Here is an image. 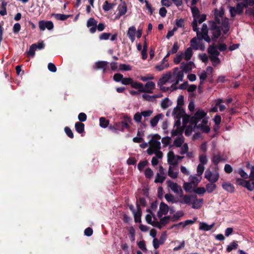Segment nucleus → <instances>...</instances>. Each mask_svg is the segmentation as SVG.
Listing matches in <instances>:
<instances>
[{
	"mask_svg": "<svg viewBox=\"0 0 254 254\" xmlns=\"http://www.w3.org/2000/svg\"><path fill=\"white\" fill-rule=\"evenodd\" d=\"M123 119L124 121H123L115 123L116 129L118 132L119 131H124L125 128L129 130L130 128L129 124L131 123L130 117L126 115L124 116Z\"/></svg>",
	"mask_w": 254,
	"mask_h": 254,
	"instance_id": "obj_1",
	"label": "nucleus"
},
{
	"mask_svg": "<svg viewBox=\"0 0 254 254\" xmlns=\"http://www.w3.org/2000/svg\"><path fill=\"white\" fill-rule=\"evenodd\" d=\"M207 113L201 109H198L194 115L190 118V123L192 125L197 126V124L202 119L204 118Z\"/></svg>",
	"mask_w": 254,
	"mask_h": 254,
	"instance_id": "obj_2",
	"label": "nucleus"
},
{
	"mask_svg": "<svg viewBox=\"0 0 254 254\" xmlns=\"http://www.w3.org/2000/svg\"><path fill=\"white\" fill-rule=\"evenodd\" d=\"M244 6H246V5H243L242 3H238L237 4L236 7L230 6V13L231 16L232 17H234L237 14L239 15L242 14L243 12Z\"/></svg>",
	"mask_w": 254,
	"mask_h": 254,
	"instance_id": "obj_3",
	"label": "nucleus"
},
{
	"mask_svg": "<svg viewBox=\"0 0 254 254\" xmlns=\"http://www.w3.org/2000/svg\"><path fill=\"white\" fill-rule=\"evenodd\" d=\"M172 76H174L176 79L175 82L171 85V87L177 85L180 81H182L184 77V73L182 70H180L178 67H175L173 69Z\"/></svg>",
	"mask_w": 254,
	"mask_h": 254,
	"instance_id": "obj_4",
	"label": "nucleus"
},
{
	"mask_svg": "<svg viewBox=\"0 0 254 254\" xmlns=\"http://www.w3.org/2000/svg\"><path fill=\"white\" fill-rule=\"evenodd\" d=\"M167 186L169 187L175 193L177 194H181L180 197H182L183 194V190L181 187L179 186L178 184L173 182L171 180H168L166 182Z\"/></svg>",
	"mask_w": 254,
	"mask_h": 254,
	"instance_id": "obj_5",
	"label": "nucleus"
},
{
	"mask_svg": "<svg viewBox=\"0 0 254 254\" xmlns=\"http://www.w3.org/2000/svg\"><path fill=\"white\" fill-rule=\"evenodd\" d=\"M236 184L239 186H241L246 188L250 191L253 190L252 185L251 184V180L246 181L244 179L237 178L236 179Z\"/></svg>",
	"mask_w": 254,
	"mask_h": 254,
	"instance_id": "obj_6",
	"label": "nucleus"
},
{
	"mask_svg": "<svg viewBox=\"0 0 254 254\" xmlns=\"http://www.w3.org/2000/svg\"><path fill=\"white\" fill-rule=\"evenodd\" d=\"M169 211V206L163 202L160 204L159 210L157 212V216L159 218L162 217L163 215H166Z\"/></svg>",
	"mask_w": 254,
	"mask_h": 254,
	"instance_id": "obj_7",
	"label": "nucleus"
},
{
	"mask_svg": "<svg viewBox=\"0 0 254 254\" xmlns=\"http://www.w3.org/2000/svg\"><path fill=\"white\" fill-rule=\"evenodd\" d=\"M97 21L94 18H90L87 22V27H91L89 31L91 33H94L97 30Z\"/></svg>",
	"mask_w": 254,
	"mask_h": 254,
	"instance_id": "obj_8",
	"label": "nucleus"
},
{
	"mask_svg": "<svg viewBox=\"0 0 254 254\" xmlns=\"http://www.w3.org/2000/svg\"><path fill=\"white\" fill-rule=\"evenodd\" d=\"M137 211L134 212L133 216L134 222L135 223H140L141 222V217L142 214V210L140 206L137 203L136 204Z\"/></svg>",
	"mask_w": 254,
	"mask_h": 254,
	"instance_id": "obj_9",
	"label": "nucleus"
},
{
	"mask_svg": "<svg viewBox=\"0 0 254 254\" xmlns=\"http://www.w3.org/2000/svg\"><path fill=\"white\" fill-rule=\"evenodd\" d=\"M172 74L171 72H168L164 74L163 76L159 80L157 83L158 85L165 84L170 79H171Z\"/></svg>",
	"mask_w": 254,
	"mask_h": 254,
	"instance_id": "obj_10",
	"label": "nucleus"
},
{
	"mask_svg": "<svg viewBox=\"0 0 254 254\" xmlns=\"http://www.w3.org/2000/svg\"><path fill=\"white\" fill-rule=\"evenodd\" d=\"M173 114L176 118H181L185 114V110L182 107L177 106L173 110Z\"/></svg>",
	"mask_w": 254,
	"mask_h": 254,
	"instance_id": "obj_11",
	"label": "nucleus"
},
{
	"mask_svg": "<svg viewBox=\"0 0 254 254\" xmlns=\"http://www.w3.org/2000/svg\"><path fill=\"white\" fill-rule=\"evenodd\" d=\"M207 52L210 56H219L220 52L217 50V46L215 44L210 45L208 48Z\"/></svg>",
	"mask_w": 254,
	"mask_h": 254,
	"instance_id": "obj_12",
	"label": "nucleus"
},
{
	"mask_svg": "<svg viewBox=\"0 0 254 254\" xmlns=\"http://www.w3.org/2000/svg\"><path fill=\"white\" fill-rule=\"evenodd\" d=\"M155 87V83L153 81H148L144 86L143 85V89L145 90L143 92L148 93H152V90L154 89Z\"/></svg>",
	"mask_w": 254,
	"mask_h": 254,
	"instance_id": "obj_13",
	"label": "nucleus"
},
{
	"mask_svg": "<svg viewBox=\"0 0 254 254\" xmlns=\"http://www.w3.org/2000/svg\"><path fill=\"white\" fill-rule=\"evenodd\" d=\"M108 64V62L106 61L97 62L94 66V68L96 70L102 69L103 70V72H105L106 70V67Z\"/></svg>",
	"mask_w": 254,
	"mask_h": 254,
	"instance_id": "obj_14",
	"label": "nucleus"
},
{
	"mask_svg": "<svg viewBox=\"0 0 254 254\" xmlns=\"http://www.w3.org/2000/svg\"><path fill=\"white\" fill-rule=\"evenodd\" d=\"M135 34L136 28L134 26L128 28L127 35L132 42H133L135 40Z\"/></svg>",
	"mask_w": 254,
	"mask_h": 254,
	"instance_id": "obj_15",
	"label": "nucleus"
},
{
	"mask_svg": "<svg viewBox=\"0 0 254 254\" xmlns=\"http://www.w3.org/2000/svg\"><path fill=\"white\" fill-rule=\"evenodd\" d=\"M168 162L171 165H177L178 162L176 160V156L173 151H170L168 154Z\"/></svg>",
	"mask_w": 254,
	"mask_h": 254,
	"instance_id": "obj_16",
	"label": "nucleus"
},
{
	"mask_svg": "<svg viewBox=\"0 0 254 254\" xmlns=\"http://www.w3.org/2000/svg\"><path fill=\"white\" fill-rule=\"evenodd\" d=\"M221 30L222 28L219 26L216 28V29L211 30L212 31V39L213 41H215L221 36Z\"/></svg>",
	"mask_w": 254,
	"mask_h": 254,
	"instance_id": "obj_17",
	"label": "nucleus"
},
{
	"mask_svg": "<svg viewBox=\"0 0 254 254\" xmlns=\"http://www.w3.org/2000/svg\"><path fill=\"white\" fill-rule=\"evenodd\" d=\"M193 64L192 62H189L186 64L184 62H182L181 64V68L182 69L183 71L185 72H189L192 69V65Z\"/></svg>",
	"mask_w": 254,
	"mask_h": 254,
	"instance_id": "obj_18",
	"label": "nucleus"
},
{
	"mask_svg": "<svg viewBox=\"0 0 254 254\" xmlns=\"http://www.w3.org/2000/svg\"><path fill=\"white\" fill-rule=\"evenodd\" d=\"M224 190L228 192L233 193L235 191V187L233 184L230 183H224L222 185Z\"/></svg>",
	"mask_w": 254,
	"mask_h": 254,
	"instance_id": "obj_19",
	"label": "nucleus"
},
{
	"mask_svg": "<svg viewBox=\"0 0 254 254\" xmlns=\"http://www.w3.org/2000/svg\"><path fill=\"white\" fill-rule=\"evenodd\" d=\"M164 117L162 114H158L155 116L154 118L151 119L150 121L151 127H155L157 126L160 119H162Z\"/></svg>",
	"mask_w": 254,
	"mask_h": 254,
	"instance_id": "obj_20",
	"label": "nucleus"
},
{
	"mask_svg": "<svg viewBox=\"0 0 254 254\" xmlns=\"http://www.w3.org/2000/svg\"><path fill=\"white\" fill-rule=\"evenodd\" d=\"M121 1L122 3L118 5V10L120 15H125L127 11V6L125 2L122 1V0H121Z\"/></svg>",
	"mask_w": 254,
	"mask_h": 254,
	"instance_id": "obj_21",
	"label": "nucleus"
},
{
	"mask_svg": "<svg viewBox=\"0 0 254 254\" xmlns=\"http://www.w3.org/2000/svg\"><path fill=\"white\" fill-rule=\"evenodd\" d=\"M132 88L138 89L139 92L145 91L143 89V84L137 81H134L132 79V83L130 84Z\"/></svg>",
	"mask_w": 254,
	"mask_h": 254,
	"instance_id": "obj_22",
	"label": "nucleus"
},
{
	"mask_svg": "<svg viewBox=\"0 0 254 254\" xmlns=\"http://www.w3.org/2000/svg\"><path fill=\"white\" fill-rule=\"evenodd\" d=\"M214 226V223H213L211 225H208L207 223L205 222H200L199 223V229L201 230H203L205 231H208L210 230Z\"/></svg>",
	"mask_w": 254,
	"mask_h": 254,
	"instance_id": "obj_23",
	"label": "nucleus"
},
{
	"mask_svg": "<svg viewBox=\"0 0 254 254\" xmlns=\"http://www.w3.org/2000/svg\"><path fill=\"white\" fill-rule=\"evenodd\" d=\"M192 198H194L195 199V200L192 202V207L194 209H199L201 207L202 204L203 203L202 199H197L196 195L192 196Z\"/></svg>",
	"mask_w": 254,
	"mask_h": 254,
	"instance_id": "obj_24",
	"label": "nucleus"
},
{
	"mask_svg": "<svg viewBox=\"0 0 254 254\" xmlns=\"http://www.w3.org/2000/svg\"><path fill=\"white\" fill-rule=\"evenodd\" d=\"M149 143L150 144L151 147L155 150H160L161 148V143L158 140H154V139H151Z\"/></svg>",
	"mask_w": 254,
	"mask_h": 254,
	"instance_id": "obj_25",
	"label": "nucleus"
},
{
	"mask_svg": "<svg viewBox=\"0 0 254 254\" xmlns=\"http://www.w3.org/2000/svg\"><path fill=\"white\" fill-rule=\"evenodd\" d=\"M221 24L225 29L224 31V33L226 34L227 32L229 31L230 28L229 19L226 17H224L221 21Z\"/></svg>",
	"mask_w": 254,
	"mask_h": 254,
	"instance_id": "obj_26",
	"label": "nucleus"
},
{
	"mask_svg": "<svg viewBox=\"0 0 254 254\" xmlns=\"http://www.w3.org/2000/svg\"><path fill=\"white\" fill-rule=\"evenodd\" d=\"M75 128L76 131L79 133H82L84 131V124L78 122L75 124Z\"/></svg>",
	"mask_w": 254,
	"mask_h": 254,
	"instance_id": "obj_27",
	"label": "nucleus"
},
{
	"mask_svg": "<svg viewBox=\"0 0 254 254\" xmlns=\"http://www.w3.org/2000/svg\"><path fill=\"white\" fill-rule=\"evenodd\" d=\"M192 16L193 17V20H196V19H199L200 17V11L198 8L196 6H193L191 8Z\"/></svg>",
	"mask_w": 254,
	"mask_h": 254,
	"instance_id": "obj_28",
	"label": "nucleus"
},
{
	"mask_svg": "<svg viewBox=\"0 0 254 254\" xmlns=\"http://www.w3.org/2000/svg\"><path fill=\"white\" fill-rule=\"evenodd\" d=\"M184 142V137L181 135V136L177 137L174 141V144L177 147H180Z\"/></svg>",
	"mask_w": 254,
	"mask_h": 254,
	"instance_id": "obj_29",
	"label": "nucleus"
},
{
	"mask_svg": "<svg viewBox=\"0 0 254 254\" xmlns=\"http://www.w3.org/2000/svg\"><path fill=\"white\" fill-rule=\"evenodd\" d=\"M198 38L194 37L190 40L191 46L192 47L193 49L195 50L199 49L200 42L198 41Z\"/></svg>",
	"mask_w": 254,
	"mask_h": 254,
	"instance_id": "obj_30",
	"label": "nucleus"
},
{
	"mask_svg": "<svg viewBox=\"0 0 254 254\" xmlns=\"http://www.w3.org/2000/svg\"><path fill=\"white\" fill-rule=\"evenodd\" d=\"M52 16H53L57 20L62 21L65 20L70 16L69 15H65L60 13H53Z\"/></svg>",
	"mask_w": 254,
	"mask_h": 254,
	"instance_id": "obj_31",
	"label": "nucleus"
},
{
	"mask_svg": "<svg viewBox=\"0 0 254 254\" xmlns=\"http://www.w3.org/2000/svg\"><path fill=\"white\" fill-rule=\"evenodd\" d=\"M184 213L182 211H178L171 218L173 222H176L180 220V217L184 216Z\"/></svg>",
	"mask_w": 254,
	"mask_h": 254,
	"instance_id": "obj_32",
	"label": "nucleus"
},
{
	"mask_svg": "<svg viewBox=\"0 0 254 254\" xmlns=\"http://www.w3.org/2000/svg\"><path fill=\"white\" fill-rule=\"evenodd\" d=\"M192 54L191 48L189 47L187 48L185 52V59L186 61H189L191 59Z\"/></svg>",
	"mask_w": 254,
	"mask_h": 254,
	"instance_id": "obj_33",
	"label": "nucleus"
},
{
	"mask_svg": "<svg viewBox=\"0 0 254 254\" xmlns=\"http://www.w3.org/2000/svg\"><path fill=\"white\" fill-rule=\"evenodd\" d=\"M224 10L222 8L220 10H218L217 8L214 10L213 16H218L222 19L224 18Z\"/></svg>",
	"mask_w": 254,
	"mask_h": 254,
	"instance_id": "obj_34",
	"label": "nucleus"
},
{
	"mask_svg": "<svg viewBox=\"0 0 254 254\" xmlns=\"http://www.w3.org/2000/svg\"><path fill=\"white\" fill-rule=\"evenodd\" d=\"M100 126L103 127H107L109 125V121L106 120L104 117H101L99 119Z\"/></svg>",
	"mask_w": 254,
	"mask_h": 254,
	"instance_id": "obj_35",
	"label": "nucleus"
},
{
	"mask_svg": "<svg viewBox=\"0 0 254 254\" xmlns=\"http://www.w3.org/2000/svg\"><path fill=\"white\" fill-rule=\"evenodd\" d=\"M209 58L211 62H212V65L214 66H216L221 63L220 60L218 58V56H210Z\"/></svg>",
	"mask_w": 254,
	"mask_h": 254,
	"instance_id": "obj_36",
	"label": "nucleus"
},
{
	"mask_svg": "<svg viewBox=\"0 0 254 254\" xmlns=\"http://www.w3.org/2000/svg\"><path fill=\"white\" fill-rule=\"evenodd\" d=\"M216 188V185L214 183H209L206 186V190H207L208 193H211L215 190Z\"/></svg>",
	"mask_w": 254,
	"mask_h": 254,
	"instance_id": "obj_37",
	"label": "nucleus"
},
{
	"mask_svg": "<svg viewBox=\"0 0 254 254\" xmlns=\"http://www.w3.org/2000/svg\"><path fill=\"white\" fill-rule=\"evenodd\" d=\"M196 126L197 128H200L202 132L205 133H209L210 130V128L208 126H204L201 124H199Z\"/></svg>",
	"mask_w": 254,
	"mask_h": 254,
	"instance_id": "obj_38",
	"label": "nucleus"
},
{
	"mask_svg": "<svg viewBox=\"0 0 254 254\" xmlns=\"http://www.w3.org/2000/svg\"><path fill=\"white\" fill-rule=\"evenodd\" d=\"M197 24L198 23H197L196 20H193L191 23V25L192 27L193 30L196 32L197 37L198 38L199 37V36L200 35L201 33L199 31V29L197 27Z\"/></svg>",
	"mask_w": 254,
	"mask_h": 254,
	"instance_id": "obj_39",
	"label": "nucleus"
},
{
	"mask_svg": "<svg viewBox=\"0 0 254 254\" xmlns=\"http://www.w3.org/2000/svg\"><path fill=\"white\" fill-rule=\"evenodd\" d=\"M37 49V44H32L29 48V51H28V55L29 56L34 57L35 55V50Z\"/></svg>",
	"mask_w": 254,
	"mask_h": 254,
	"instance_id": "obj_40",
	"label": "nucleus"
},
{
	"mask_svg": "<svg viewBox=\"0 0 254 254\" xmlns=\"http://www.w3.org/2000/svg\"><path fill=\"white\" fill-rule=\"evenodd\" d=\"M238 245L237 244V243L235 241H233L232 242L230 245L228 246L227 248V252H230L233 250H235L238 248Z\"/></svg>",
	"mask_w": 254,
	"mask_h": 254,
	"instance_id": "obj_41",
	"label": "nucleus"
},
{
	"mask_svg": "<svg viewBox=\"0 0 254 254\" xmlns=\"http://www.w3.org/2000/svg\"><path fill=\"white\" fill-rule=\"evenodd\" d=\"M168 176L172 179H176L178 176V172H174L172 168L170 166L168 170Z\"/></svg>",
	"mask_w": 254,
	"mask_h": 254,
	"instance_id": "obj_42",
	"label": "nucleus"
},
{
	"mask_svg": "<svg viewBox=\"0 0 254 254\" xmlns=\"http://www.w3.org/2000/svg\"><path fill=\"white\" fill-rule=\"evenodd\" d=\"M165 198L168 202H177L175 200L174 196L171 193H167L165 195Z\"/></svg>",
	"mask_w": 254,
	"mask_h": 254,
	"instance_id": "obj_43",
	"label": "nucleus"
},
{
	"mask_svg": "<svg viewBox=\"0 0 254 254\" xmlns=\"http://www.w3.org/2000/svg\"><path fill=\"white\" fill-rule=\"evenodd\" d=\"M223 102V99L219 98L217 99L216 103V106H219V110L221 112L224 111L226 109V107L224 105L221 104Z\"/></svg>",
	"mask_w": 254,
	"mask_h": 254,
	"instance_id": "obj_44",
	"label": "nucleus"
},
{
	"mask_svg": "<svg viewBox=\"0 0 254 254\" xmlns=\"http://www.w3.org/2000/svg\"><path fill=\"white\" fill-rule=\"evenodd\" d=\"M192 196H190L189 195H185L183 196V200H180L179 202L181 203H185L187 204H190L191 202V198Z\"/></svg>",
	"mask_w": 254,
	"mask_h": 254,
	"instance_id": "obj_45",
	"label": "nucleus"
},
{
	"mask_svg": "<svg viewBox=\"0 0 254 254\" xmlns=\"http://www.w3.org/2000/svg\"><path fill=\"white\" fill-rule=\"evenodd\" d=\"M166 177L165 176H162L159 173H157L154 182L155 183H162L165 180Z\"/></svg>",
	"mask_w": 254,
	"mask_h": 254,
	"instance_id": "obj_46",
	"label": "nucleus"
},
{
	"mask_svg": "<svg viewBox=\"0 0 254 254\" xmlns=\"http://www.w3.org/2000/svg\"><path fill=\"white\" fill-rule=\"evenodd\" d=\"M119 69L122 71H130L131 70V67L128 64H121L119 65Z\"/></svg>",
	"mask_w": 254,
	"mask_h": 254,
	"instance_id": "obj_47",
	"label": "nucleus"
},
{
	"mask_svg": "<svg viewBox=\"0 0 254 254\" xmlns=\"http://www.w3.org/2000/svg\"><path fill=\"white\" fill-rule=\"evenodd\" d=\"M238 174L241 176L242 179H247L249 178L248 174L242 168L239 169L238 171Z\"/></svg>",
	"mask_w": 254,
	"mask_h": 254,
	"instance_id": "obj_48",
	"label": "nucleus"
},
{
	"mask_svg": "<svg viewBox=\"0 0 254 254\" xmlns=\"http://www.w3.org/2000/svg\"><path fill=\"white\" fill-rule=\"evenodd\" d=\"M160 218V223L162 225H166V224H167L169 222V220H170L171 219V217L169 216H165L164 217H162V218Z\"/></svg>",
	"mask_w": 254,
	"mask_h": 254,
	"instance_id": "obj_49",
	"label": "nucleus"
},
{
	"mask_svg": "<svg viewBox=\"0 0 254 254\" xmlns=\"http://www.w3.org/2000/svg\"><path fill=\"white\" fill-rule=\"evenodd\" d=\"M123 75L121 73H115L113 76V79L116 82H121L122 81V80L123 79Z\"/></svg>",
	"mask_w": 254,
	"mask_h": 254,
	"instance_id": "obj_50",
	"label": "nucleus"
},
{
	"mask_svg": "<svg viewBox=\"0 0 254 254\" xmlns=\"http://www.w3.org/2000/svg\"><path fill=\"white\" fill-rule=\"evenodd\" d=\"M64 130L66 133V134L70 138H73L74 137L73 133L71 130V129L68 127H65L64 128Z\"/></svg>",
	"mask_w": 254,
	"mask_h": 254,
	"instance_id": "obj_51",
	"label": "nucleus"
},
{
	"mask_svg": "<svg viewBox=\"0 0 254 254\" xmlns=\"http://www.w3.org/2000/svg\"><path fill=\"white\" fill-rule=\"evenodd\" d=\"M198 39V40L204 39L206 42L208 43H210L211 42V39L210 37L208 36V33H206V34H200V35L199 36Z\"/></svg>",
	"mask_w": 254,
	"mask_h": 254,
	"instance_id": "obj_52",
	"label": "nucleus"
},
{
	"mask_svg": "<svg viewBox=\"0 0 254 254\" xmlns=\"http://www.w3.org/2000/svg\"><path fill=\"white\" fill-rule=\"evenodd\" d=\"M144 175L146 178L150 179L153 175V172L150 168H148L145 170Z\"/></svg>",
	"mask_w": 254,
	"mask_h": 254,
	"instance_id": "obj_53",
	"label": "nucleus"
},
{
	"mask_svg": "<svg viewBox=\"0 0 254 254\" xmlns=\"http://www.w3.org/2000/svg\"><path fill=\"white\" fill-rule=\"evenodd\" d=\"M221 160V158L219 155H213L212 157V162L215 165H217Z\"/></svg>",
	"mask_w": 254,
	"mask_h": 254,
	"instance_id": "obj_54",
	"label": "nucleus"
},
{
	"mask_svg": "<svg viewBox=\"0 0 254 254\" xmlns=\"http://www.w3.org/2000/svg\"><path fill=\"white\" fill-rule=\"evenodd\" d=\"M148 162L147 160L140 161L137 165V168L139 171H142L143 168L148 164Z\"/></svg>",
	"mask_w": 254,
	"mask_h": 254,
	"instance_id": "obj_55",
	"label": "nucleus"
},
{
	"mask_svg": "<svg viewBox=\"0 0 254 254\" xmlns=\"http://www.w3.org/2000/svg\"><path fill=\"white\" fill-rule=\"evenodd\" d=\"M168 66L169 64L168 63H166L165 64L161 63V64L156 65L155 68L158 71H162L165 68L168 67Z\"/></svg>",
	"mask_w": 254,
	"mask_h": 254,
	"instance_id": "obj_56",
	"label": "nucleus"
},
{
	"mask_svg": "<svg viewBox=\"0 0 254 254\" xmlns=\"http://www.w3.org/2000/svg\"><path fill=\"white\" fill-rule=\"evenodd\" d=\"M133 119L135 122L137 123H140L142 119L141 113L139 112H136L133 116Z\"/></svg>",
	"mask_w": 254,
	"mask_h": 254,
	"instance_id": "obj_57",
	"label": "nucleus"
},
{
	"mask_svg": "<svg viewBox=\"0 0 254 254\" xmlns=\"http://www.w3.org/2000/svg\"><path fill=\"white\" fill-rule=\"evenodd\" d=\"M179 49V47L178 46V42H175L173 44L171 50L169 51V52L171 54H176L178 52Z\"/></svg>",
	"mask_w": 254,
	"mask_h": 254,
	"instance_id": "obj_58",
	"label": "nucleus"
},
{
	"mask_svg": "<svg viewBox=\"0 0 254 254\" xmlns=\"http://www.w3.org/2000/svg\"><path fill=\"white\" fill-rule=\"evenodd\" d=\"M103 9L105 11H108L112 8V6L110 2L107 0L105 1L103 5Z\"/></svg>",
	"mask_w": 254,
	"mask_h": 254,
	"instance_id": "obj_59",
	"label": "nucleus"
},
{
	"mask_svg": "<svg viewBox=\"0 0 254 254\" xmlns=\"http://www.w3.org/2000/svg\"><path fill=\"white\" fill-rule=\"evenodd\" d=\"M169 99L168 98L164 99L161 104V107L163 109H166L169 106Z\"/></svg>",
	"mask_w": 254,
	"mask_h": 254,
	"instance_id": "obj_60",
	"label": "nucleus"
},
{
	"mask_svg": "<svg viewBox=\"0 0 254 254\" xmlns=\"http://www.w3.org/2000/svg\"><path fill=\"white\" fill-rule=\"evenodd\" d=\"M193 191L198 194H203L206 192V189L203 187H199L196 188Z\"/></svg>",
	"mask_w": 254,
	"mask_h": 254,
	"instance_id": "obj_61",
	"label": "nucleus"
},
{
	"mask_svg": "<svg viewBox=\"0 0 254 254\" xmlns=\"http://www.w3.org/2000/svg\"><path fill=\"white\" fill-rule=\"evenodd\" d=\"M199 161L200 164L205 165L207 163V159L205 154H201L199 156Z\"/></svg>",
	"mask_w": 254,
	"mask_h": 254,
	"instance_id": "obj_62",
	"label": "nucleus"
},
{
	"mask_svg": "<svg viewBox=\"0 0 254 254\" xmlns=\"http://www.w3.org/2000/svg\"><path fill=\"white\" fill-rule=\"evenodd\" d=\"M183 59V53L177 55L174 59V63L176 64H179Z\"/></svg>",
	"mask_w": 254,
	"mask_h": 254,
	"instance_id": "obj_63",
	"label": "nucleus"
},
{
	"mask_svg": "<svg viewBox=\"0 0 254 254\" xmlns=\"http://www.w3.org/2000/svg\"><path fill=\"white\" fill-rule=\"evenodd\" d=\"M111 35V34L110 33H103L100 35L99 39L100 40H107L109 39Z\"/></svg>",
	"mask_w": 254,
	"mask_h": 254,
	"instance_id": "obj_64",
	"label": "nucleus"
}]
</instances>
